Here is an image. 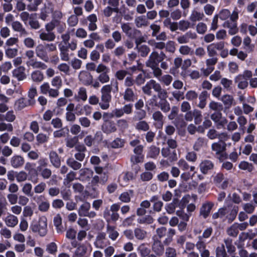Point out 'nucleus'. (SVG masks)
<instances>
[{"label":"nucleus","mask_w":257,"mask_h":257,"mask_svg":"<svg viewBox=\"0 0 257 257\" xmlns=\"http://www.w3.org/2000/svg\"><path fill=\"white\" fill-rule=\"evenodd\" d=\"M47 223L45 219H41L38 222V233L41 236H44L47 232Z\"/></svg>","instance_id":"32"},{"label":"nucleus","mask_w":257,"mask_h":257,"mask_svg":"<svg viewBox=\"0 0 257 257\" xmlns=\"http://www.w3.org/2000/svg\"><path fill=\"white\" fill-rule=\"evenodd\" d=\"M163 25L172 32L176 31L178 29V23L171 22L170 18H166L163 21Z\"/></svg>","instance_id":"36"},{"label":"nucleus","mask_w":257,"mask_h":257,"mask_svg":"<svg viewBox=\"0 0 257 257\" xmlns=\"http://www.w3.org/2000/svg\"><path fill=\"white\" fill-rule=\"evenodd\" d=\"M123 98L127 102H134L137 99V95L132 88H127L123 94Z\"/></svg>","instance_id":"18"},{"label":"nucleus","mask_w":257,"mask_h":257,"mask_svg":"<svg viewBox=\"0 0 257 257\" xmlns=\"http://www.w3.org/2000/svg\"><path fill=\"white\" fill-rule=\"evenodd\" d=\"M58 69L61 72L66 75H69L70 73V66L66 63H62L59 64L57 67Z\"/></svg>","instance_id":"64"},{"label":"nucleus","mask_w":257,"mask_h":257,"mask_svg":"<svg viewBox=\"0 0 257 257\" xmlns=\"http://www.w3.org/2000/svg\"><path fill=\"white\" fill-rule=\"evenodd\" d=\"M103 132L107 134L112 133L116 131V127L112 122H108L102 126Z\"/></svg>","instance_id":"37"},{"label":"nucleus","mask_w":257,"mask_h":257,"mask_svg":"<svg viewBox=\"0 0 257 257\" xmlns=\"http://www.w3.org/2000/svg\"><path fill=\"white\" fill-rule=\"evenodd\" d=\"M197 38L195 33L189 31L183 35L177 37V40L179 44L188 43L191 40H195Z\"/></svg>","instance_id":"12"},{"label":"nucleus","mask_w":257,"mask_h":257,"mask_svg":"<svg viewBox=\"0 0 257 257\" xmlns=\"http://www.w3.org/2000/svg\"><path fill=\"white\" fill-rule=\"evenodd\" d=\"M27 106V101L23 98H21L18 99L15 103L14 108L16 110H21Z\"/></svg>","instance_id":"50"},{"label":"nucleus","mask_w":257,"mask_h":257,"mask_svg":"<svg viewBox=\"0 0 257 257\" xmlns=\"http://www.w3.org/2000/svg\"><path fill=\"white\" fill-rule=\"evenodd\" d=\"M214 205L213 202L209 201L203 203L200 208V215L204 218H206L209 215Z\"/></svg>","instance_id":"10"},{"label":"nucleus","mask_w":257,"mask_h":257,"mask_svg":"<svg viewBox=\"0 0 257 257\" xmlns=\"http://www.w3.org/2000/svg\"><path fill=\"white\" fill-rule=\"evenodd\" d=\"M213 163L208 160L202 161L199 165L200 170L203 174H207L209 171L213 170Z\"/></svg>","instance_id":"14"},{"label":"nucleus","mask_w":257,"mask_h":257,"mask_svg":"<svg viewBox=\"0 0 257 257\" xmlns=\"http://www.w3.org/2000/svg\"><path fill=\"white\" fill-rule=\"evenodd\" d=\"M124 145V140L117 138L115 140H114L111 143L110 146L112 148L114 149H118L123 147Z\"/></svg>","instance_id":"54"},{"label":"nucleus","mask_w":257,"mask_h":257,"mask_svg":"<svg viewBox=\"0 0 257 257\" xmlns=\"http://www.w3.org/2000/svg\"><path fill=\"white\" fill-rule=\"evenodd\" d=\"M154 243L152 245L153 251L158 255H162L164 253V247L161 241L157 237H154Z\"/></svg>","instance_id":"13"},{"label":"nucleus","mask_w":257,"mask_h":257,"mask_svg":"<svg viewBox=\"0 0 257 257\" xmlns=\"http://www.w3.org/2000/svg\"><path fill=\"white\" fill-rule=\"evenodd\" d=\"M22 191L26 196L32 197L33 195L32 192V185L30 183H25L21 185Z\"/></svg>","instance_id":"39"},{"label":"nucleus","mask_w":257,"mask_h":257,"mask_svg":"<svg viewBox=\"0 0 257 257\" xmlns=\"http://www.w3.org/2000/svg\"><path fill=\"white\" fill-rule=\"evenodd\" d=\"M46 250L49 253L55 255L57 252V245L55 242H51L47 244Z\"/></svg>","instance_id":"52"},{"label":"nucleus","mask_w":257,"mask_h":257,"mask_svg":"<svg viewBox=\"0 0 257 257\" xmlns=\"http://www.w3.org/2000/svg\"><path fill=\"white\" fill-rule=\"evenodd\" d=\"M46 188V184L41 182L34 187V191L35 193L41 194L43 193Z\"/></svg>","instance_id":"63"},{"label":"nucleus","mask_w":257,"mask_h":257,"mask_svg":"<svg viewBox=\"0 0 257 257\" xmlns=\"http://www.w3.org/2000/svg\"><path fill=\"white\" fill-rule=\"evenodd\" d=\"M180 207L179 210H177L176 212V215L182 219L184 221H188L189 220L190 215L189 214L186 213L184 211V208L182 207L179 206Z\"/></svg>","instance_id":"49"},{"label":"nucleus","mask_w":257,"mask_h":257,"mask_svg":"<svg viewBox=\"0 0 257 257\" xmlns=\"http://www.w3.org/2000/svg\"><path fill=\"white\" fill-rule=\"evenodd\" d=\"M105 234L112 241H115L119 236V233L115 227L110 225H107Z\"/></svg>","instance_id":"17"},{"label":"nucleus","mask_w":257,"mask_h":257,"mask_svg":"<svg viewBox=\"0 0 257 257\" xmlns=\"http://www.w3.org/2000/svg\"><path fill=\"white\" fill-rule=\"evenodd\" d=\"M87 20L89 21L88 29L90 31H94L97 29L96 22L97 18L95 14H91L87 17Z\"/></svg>","instance_id":"38"},{"label":"nucleus","mask_w":257,"mask_h":257,"mask_svg":"<svg viewBox=\"0 0 257 257\" xmlns=\"http://www.w3.org/2000/svg\"><path fill=\"white\" fill-rule=\"evenodd\" d=\"M56 46L53 43H44L38 44L35 48L36 56L44 62L49 61L48 52H53L56 50Z\"/></svg>","instance_id":"2"},{"label":"nucleus","mask_w":257,"mask_h":257,"mask_svg":"<svg viewBox=\"0 0 257 257\" xmlns=\"http://www.w3.org/2000/svg\"><path fill=\"white\" fill-rule=\"evenodd\" d=\"M24 159L20 155H15L11 159V164L14 168H19L24 164Z\"/></svg>","instance_id":"23"},{"label":"nucleus","mask_w":257,"mask_h":257,"mask_svg":"<svg viewBox=\"0 0 257 257\" xmlns=\"http://www.w3.org/2000/svg\"><path fill=\"white\" fill-rule=\"evenodd\" d=\"M179 51L180 54L183 55H191L193 52L191 48L187 45L181 46L179 48Z\"/></svg>","instance_id":"62"},{"label":"nucleus","mask_w":257,"mask_h":257,"mask_svg":"<svg viewBox=\"0 0 257 257\" xmlns=\"http://www.w3.org/2000/svg\"><path fill=\"white\" fill-rule=\"evenodd\" d=\"M135 23L138 27H141L147 26L148 25V21L145 16H141L136 18Z\"/></svg>","instance_id":"56"},{"label":"nucleus","mask_w":257,"mask_h":257,"mask_svg":"<svg viewBox=\"0 0 257 257\" xmlns=\"http://www.w3.org/2000/svg\"><path fill=\"white\" fill-rule=\"evenodd\" d=\"M58 48L60 51V57L62 61H68L70 60V55L69 54V50L68 46L59 44Z\"/></svg>","instance_id":"15"},{"label":"nucleus","mask_w":257,"mask_h":257,"mask_svg":"<svg viewBox=\"0 0 257 257\" xmlns=\"http://www.w3.org/2000/svg\"><path fill=\"white\" fill-rule=\"evenodd\" d=\"M195 246L200 253L201 257H209L210 252L207 248V242L201 238L196 242Z\"/></svg>","instance_id":"9"},{"label":"nucleus","mask_w":257,"mask_h":257,"mask_svg":"<svg viewBox=\"0 0 257 257\" xmlns=\"http://www.w3.org/2000/svg\"><path fill=\"white\" fill-rule=\"evenodd\" d=\"M118 90V82H111L110 84L105 85L101 89V101L99 105L103 110H106L109 107V103L111 100V92H117Z\"/></svg>","instance_id":"1"},{"label":"nucleus","mask_w":257,"mask_h":257,"mask_svg":"<svg viewBox=\"0 0 257 257\" xmlns=\"http://www.w3.org/2000/svg\"><path fill=\"white\" fill-rule=\"evenodd\" d=\"M66 164L74 170H77L81 167V164L75 161L73 158H68L66 161Z\"/></svg>","instance_id":"46"},{"label":"nucleus","mask_w":257,"mask_h":257,"mask_svg":"<svg viewBox=\"0 0 257 257\" xmlns=\"http://www.w3.org/2000/svg\"><path fill=\"white\" fill-rule=\"evenodd\" d=\"M90 204L85 202L83 203L78 209V214L80 216H85L90 209Z\"/></svg>","instance_id":"42"},{"label":"nucleus","mask_w":257,"mask_h":257,"mask_svg":"<svg viewBox=\"0 0 257 257\" xmlns=\"http://www.w3.org/2000/svg\"><path fill=\"white\" fill-rule=\"evenodd\" d=\"M31 77L33 81L40 82L44 79V75L40 71L36 70L31 73Z\"/></svg>","instance_id":"45"},{"label":"nucleus","mask_w":257,"mask_h":257,"mask_svg":"<svg viewBox=\"0 0 257 257\" xmlns=\"http://www.w3.org/2000/svg\"><path fill=\"white\" fill-rule=\"evenodd\" d=\"M240 230L241 225L238 223H234L227 229V232L229 235L236 237Z\"/></svg>","instance_id":"35"},{"label":"nucleus","mask_w":257,"mask_h":257,"mask_svg":"<svg viewBox=\"0 0 257 257\" xmlns=\"http://www.w3.org/2000/svg\"><path fill=\"white\" fill-rule=\"evenodd\" d=\"M25 72V67L20 66L13 71V76L17 78L18 81H22L26 78V75Z\"/></svg>","instance_id":"19"},{"label":"nucleus","mask_w":257,"mask_h":257,"mask_svg":"<svg viewBox=\"0 0 257 257\" xmlns=\"http://www.w3.org/2000/svg\"><path fill=\"white\" fill-rule=\"evenodd\" d=\"M206 145V140L204 138H199L195 142L193 148L195 151H198Z\"/></svg>","instance_id":"51"},{"label":"nucleus","mask_w":257,"mask_h":257,"mask_svg":"<svg viewBox=\"0 0 257 257\" xmlns=\"http://www.w3.org/2000/svg\"><path fill=\"white\" fill-rule=\"evenodd\" d=\"M12 27L14 31L20 33L21 36H26L28 35L27 32L20 22H13L12 23Z\"/></svg>","instance_id":"25"},{"label":"nucleus","mask_w":257,"mask_h":257,"mask_svg":"<svg viewBox=\"0 0 257 257\" xmlns=\"http://www.w3.org/2000/svg\"><path fill=\"white\" fill-rule=\"evenodd\" d=\"M153 118L156 121V126L157 128H161L163 125L164 116L159 111H156L153 114Z\"/></svg>","instance_id":"30"},{"label":"nucleus","mask_w":257,"mask_h":257,"mask_svg":"<svg viewBox=\"0 0 257 257\" xmlns=\"http://www.w3.org/2000/svg\"><path fill=\"white\" fill-rule=\"evenodd\" d=\"M121 28L122 31L129 37H132L134 36L135 32V29L133 28L132 25L130 23H122L121 24Z\"/></svg>","instance_id":"31"},{"label":"nucleus","mask_w":257,"mask_h":257,"mask_svg":"<svg viewBox=\"0 0 257 257\" xmlns=\"http://www.w3.org/2000/svg\"><path fill=\"white\" fill-rule=\"evenodd\" d=\"M109 115V116L110 117H112L113 116H115L116 117H120L124 115V113L122 108H115L112 111L111 113L110 114H108L107 113H104L103 114V117H104L105 115Z\"/></svg>","instance_id":"53"},{"label":"nucleus","mask_w":257,"mask_h":257,"mask_svg":"<svg viewBox=\"0 0 257 257\" xmlns=\"http://www.w3.org/2000/svg\"><path fill=\"white\" fill-rule=\"evenodd\" d=\"M39 38L43 41L51 42L55 40L56 36L54 33L47 32L41 33L39 35Z\"/></svg>","instance_id":"41"},{"label":"nucleus","mask_w":257,"mask_h":257,"mask_svg":"<svg viewBox=\"0 0 257 257\" xmlns=\"http://www.w3.org/2000/svg\"><path fill=\"white\" fill-rule=\"evenodd\" d=\"M94 244L96 248L103 249L109 245L110 242L106 237L105 233L100 232L96 236Z\"/></svg>","instance_id":"7"},{"label":"nucleus","mask_w":257,"mask_h":257,"mask_svg":"<svg viewBox=\"0 0 257 257\" xmlns=\"http://www.w3.org/2000/svg\"><path fill=\"white\" fill-rule=\"evenodd\" d=\"M133 195V191L129 190L128 191L122 193L119 196V199L124 203H128L130 201Z\"/></svg>","instance_id":"44"},{"label":"nucleus","mask_w":257,"mask_h":257,"mask_svg":"<svg viewBox=\"0 0 257 257\" xmlns=\"http://www.w3.org/2000/svg\"><path fill=\"white\" fill-rule=\"evenodd\" d=\"M52 86L60 89L62 85V79L59 76L54 77L51 81Z\"/></svg>","instance_id":"59"},{"label":"nucleus","mask_w":257,"mask_h":257,"mask_svg":"<svg viewBox=\"0 0 257 257\" xmlns=\"http://www.w3.org/2000/svg\"><path fill=\"white\" fill-rule=\"evenodd\" d=\"M204 17L203 13L194 10L192 11L189 19L191 21L195 22L202 20Z\"/></svg>","instance_id":"40"},{"label":"nucleus","mask_w":257,"mask_h":257,"mask_svg":"<svg viewBox=\"0 0 257 257\" xmlns=\"http://www.w3.org/2000/svg\"><path fill=\"white\" fill-rule=\"evenodd\" d=\"M49 156L52 165L55 168H59L61 165V161L57 153L55 151H51Z\"/></svg>","instance_id":"27"},{"label":"nucleus","mask_w":257,"mask_h":257,"mask_svg":"<svg viewBox=\"0 0 257 257\" xmlns=\"http://www.w3.org/2000/svg\"><path fill=\"white\" fill-rule=\"evenodd\" d=\"M136 128L138 131L146 132L149 130V125L146 121L141 120L136 123Z\"/></svg>","instance_id":"55"},{"label":"nucleus","mask_w":257,"mask_h":257,"mask_svg":"<svg viewBox=\"0 0 257 257\" xmlns=\"http://www.w3.org/2000/svg\"><path fill=\"white\" fill-rule=\"evenodd\" d=\"M154 221L153 217L150 215H146L138 219V222L140 224H152Z\"/></svg>","instance_id":"57"},{"label":"nucleus","mask_w":257,"mask_h":257,"mask_svg":"<svg viewBox=\"0 0 257 257\" xmlns=\"http://www.w3.org/2000/svg\"><path fill=\"white\" fill-rule=\"evenodd\" d=\"M147 232L140 228H136L134 229V236L138 240H144L147 236Z\"/></svg>","instance_id":"43"},{"label":"nucleus","mask_w":257,"mask_h":257,"mask_svg":"<svg viewBox=\"0 0 257 257\" xmlns=\"http://www.w3.org/2000/svg\"><path fill=\"white\" fill-rule=\"evenodd\" d=\"M218 59L216 57L208 58L205 61L206 68L201 69V72L205 76L209 75L214 69V65L217 63Z\"/></svg>","instance_id":"6"},{"label":"nucleus","mask_w":257,"mask_h":257,"mask_svg":"<svg viewBox=\"0 0 257 257\" xmlns=\"http://www.w3.org/2000/svg\"><path fill=\"white\" fill-rule=\"evenodd\" d=\"M53 12V8L51 5L45 6L42 9L40 17L43 21H45L49 17V15Z\"/></svg>","instance_id":"33"},{"label":"nucleus","mask_w":257,"mask_h":257,"mask_svg":"<svg viewBox=\"0 0 257 257\" xmlns=\"http://www.w3.org/2000/svg\"><path fill=\"white\" fill-rule=\"evenodd\" d=\"M117 124L119 130L121 131L128 128L129 126L128 122L125 119H120L117 121Z\"/></svg>","instance_id":"61"},{"label":"nucleus","mask_w":257,"mask_h":257,"mask_svg":"<svg viewBox=\"0 0 257 257\" xmlns=\"http://www.w3.org/2000/svg\"><path fill=\"white\" fill-rule=\"evenodd\" d=\"M179 200L174 199L172 202L166 204L165 209L168 214H172L175 212L176 207L179 206Z\"/></svg>","instance_id":"29"},{"label":"nucleus","mask_w":257,"mask_h":257,"mask_svg":"<svg viewBox=\"0 0 257 257\" xmlns=\"http://www.w3.org/2000/svg\"><path fill=\"white\" fill-rule=\"evenodd\" d=\"M165 57L163 52L159 54L157 52H153L149 56V59L146 61L147 66L149 67H155L158 66L159 63L163 61Z\"/></svg>","instance_id":"4"},{"label":"nucleus","mask_w":257,"mask_h":257,"mask_svg":"<svg viewBox=\"0 0 257 257\" xmlns=\"http://www.w3.org/2000/svg\"><path fill=\"white\" fill-rule=\"evenodd\" d=\"M238 19V13L233 11L231 14L230 19L224 22L223 26L229 29V34L232 35L235 34L237 32V28L236 24V20Z\"/></svg>","instance_id":"5"},{"label":"nucleus","mask_w":257,"mask_h":257,"mask_svg":"<svg viewBox=\"0 0 257 257\" xmlns=\"http://www.w3.org/2000/svg\"><path fill=\"white\" fill-rule=\"evenodd\" d=\"M43 197L42 195L36 196L34 198V199L36 200L37 203L38 204V208L40 211L42 212H46L48 210L50 207V204L48 201H43L40 202Z\"/></svg>","instance_id":"20"},{"label":"nucleus","mask_w":257,"mask_h":257,"mask_svg":"<svg viewBox=\"0 0 257 257\" xmlns=\"http://www.w3.org/2000/svg\"><path fill=\"white\" fill-rule=\"evenodd\" d=\"M207 92L206 91H202L199 96V102L198 106L203 109L205 107L206 104V100L207 97Z\"/></svg>","instance_id":"47"},{"label":"nucleus","mask_w":257,"mask_h":257,"mask_svg":"<svg viewBox=\"0 0 257 257\" xmlns=\"http://www.w3.org/2000/svg\"><path fill=\"white\" fill-rule=\"evenodd\" d=\"M160 149L159 148L152 146L149 149L148 152L147 153V157L151 158H156L159 154Z\"/></svg>","instance_id":"48"},{"label":"nucleus","mask_w":257,"mask_h":257,"mask_svg":"<svg viewBox=\"0 0 257 257\" xmlns=\"http://www.w3.org/2000/svg\"><path fill=\"white\" fill-rule=\"evenodd\" d=\"M159 83L157 82L155 80L153 79H151L145 84L144 86L143 87L142 90L144 93L148 95H152V89H153L155 91H156V89H158V86L159 85Z\"/></svg>","instance_id":"11"},{"label":"nucleus","mask_w":257,"mask_h":257,"mask_svg":"<svg viewBox=\"0 0 257 257\" xmlns=\"http://www.w3.org/2000/svg\"><path fill=\"white\" fill-rule=\"evenodd\" d=\"M90 247L89 243L79 244L75 249L73 257H87L88 252Z\"/></svg>","instance_id":"8"},{"label":"nucleus","mask_w":257,"mask_h":257,"mask_svg":"<svg viewBox=\"0 0 257 257\" xmlns=\"http://www.w3.org/2000/svg\"><path fill=\"white\" fill-rule=\"evenodd\" d=\"M53 221L57 233H62L64 231V229L62 226V218L60 215L59 214H57L54 217Z\"/></svg>","instance_id":"34"},{"label":"nucleus","mask_w":257,"mask_h":257,"mask_svg":"<svg viewBox=\"0 0 257 257\" xmlns=\"http://www.w3.org/2000/svg\"><path fill=\"white\" fill-rule=\"evenodd\" d=\"M137 48H138V52H139V54L142 57L146 56L148 54V53L150 51V49L146 45H137Z\"/></svg>","instance_id":"58"},{"label":"nucleus","mask_w":257,"mask_h":257,"mask_svg":"<svg viewBox=\"0 0 257 257\" xmlns=\"http://www.w3.org/2000/svg\"><path fill=\"white\" fill-rule=\"evenodd\" d=\"M74 98L76 101H85L87 98L86 89L84 87H80L78 91L77 94L75 95Z\"/></svg>","instance_id":"28"},{"label":"nucleus","mask_w":257,"mask_h":257,"mask_svg":"<svg viewBox=\"0 0 257 257\" xmlns=\"http://www.w3.org/2000/svg\"><path fill=\"white\" fill-rule=\"evenodd\" d=\"M26 64L28 66H31L34 69H46L47 68V66L45 63L34 58L28 60L26 62Z\"/></svg>","instance_id":"21"},{"label":"nucleus","mask_w":257,"mask_h":257,"mask_svg":"<svg viewBox=\"0 0 257 257\" xmlns=\"http://www.w3.org/2000/svg\"><path fill=\"white\" fill-rule=\"evenodd\" d=\"M221 211V218H226L229 221H232L236 216L238 211V207L234 205L233 206L224 207L219 208Z\"/></svg>","instance_id":"3"},{"label":"nucleus","mask_w":257,"mask_h":257,"mask_svg":"<svg viewBox=\"0 0 257 257\" xmlns=\"http://www.w3.org/2000/svg\"><path fill=\"white\" fill-rule=\"evenodd\" d=\"M137 250L141 257H147L151 252L149 245L144 243L138 246Z\"/></svg>","instance_id":"24"},{"label":"nucleus","mask_w":257,"mask_h":257,"mask_svg":"<svg viewBox=\"0 0 257 257\" xmlns=\"http://www.w3.org/2000/svg\"><path fill=\"white\" fill-rule=\"evenodd\" d=\"M79 79L82 83L85 85H89L92 83V76L90 73L85 71H80L79 74Z\"/></svg>","instance_id":"16"},{"label":"nucleus","mask_w":257,"mask_h":257,"mask_svg":"<svg viewBox=\"0 0 257 257\" xmlns=\"http://www.w3.org/2000/svg\"><path fill=\"white\" fill-rule=\"evenodd\" d=\"M6 225L10 227H14L18 223V218L12 214H8L4 219Z\"/></svg>","instance_id":"22"},{"label":"nucleus","mask_w":257,"mask_h":257,"mask_svg":"<svg viewBox=\"0 0 257 257\" xmlns=\"http://www.w3.org/2000/svg\"><path fill=\"white\" fill-rule=\"evenodd\" d=\"M28 178V175L25 172L22 171L19 172H16V179L18 183L25 181Z\"/></svg>","instance_id":"60"},{"label":"nucleus","mask_w":257,"mask_h":257,"mask_svg":"<svg viewBox=\"0 0 257 257\" xmlns=\"http://www.w3.org/2000/svg\"><path fill=\"white\" fill-rule=\"evenodd\" d=\"M225 146L224 142L219 141L212 145V149L216 154H221V156L223 157Z\"/></svg>","instance_id":"26"}]
</instances>
